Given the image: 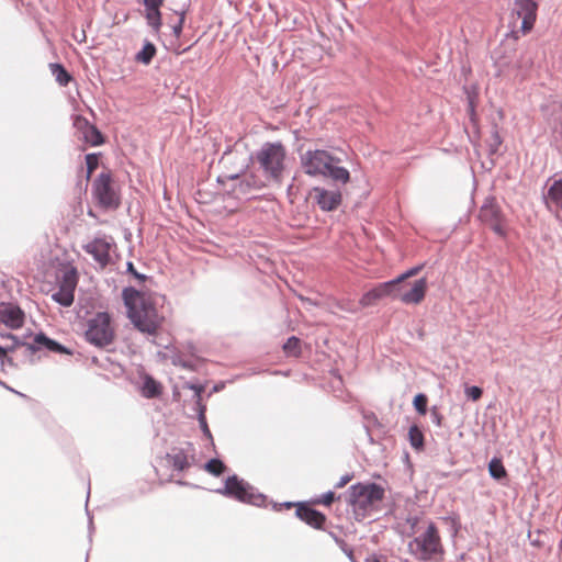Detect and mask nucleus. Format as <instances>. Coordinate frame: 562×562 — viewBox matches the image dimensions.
I'll return each mask as SVG.
<instances>
[{
  "label": "nucleus",
  "instance_id": "51",
  "mask_svg": "<svg viewBox=\"0 0 562 562\" xmlns=\"http://www.w3.org/2000/svg\"><path fill=\"white\" fill-rule=\"evenodd\" d=\"M470 108H471V111L473 112V104H472V102H470Z\"/></svg>",
  "mask_w": 562,
  "mask_h": 562
},
{
  "label": "nucleus",
  "instance_id": "25",
  "mask_svg": "<svg viewBox=\"0 0 562 562\" xmlns=\"http://www.w3.org/2000/svg\"><path fill=\"white\" fill-rule=\"evenodd\" d=\"M156 55V47L153 43L146 41L142 50H139L136 56H135V60L138 61V63H142L144 65H148L150 64V61L153 60V58L155 57Z\"/></svg>",
  "mask_w": 562,
  "mask_h": 562
},
{
  "label": "nucleus",
  "instance_id": "45",
  "mask_svg": "<svg viewBox=\"0 0 562 562\" xmlns=\"http://www.w3.org/2000/svg\"><path fill=\"white\" fill-rule=\"evenodd\" d=\"M292 506H293V504H292V503H290V502H285V503H282V504H273V508H274L276 510H281L283 507H284V508H290V507H292Z\"/></svg>",
  "mask_w": 562,
  "mask_h": 562
},
{
  "label": "nucleus",
  "instance_id": "22",
  "mask_svg": "<svg viewBox=\"0 0 562 562\" xmlns=\"http://www.w3.org/2000/svg\"><path fill=\"white\" fill-rule=\"evenodd\" d=\"M143 396L146 398H155L159 396L161 390L160 384L154 380L150 375H145L140 387Z\"/></svg>",
  "mask_w": 562,
  "mask_h": 562
},
{
  "label": "nucleus",
  "instance_id": "16",
  "mask_svg": "<svg viewBox=\"0 0 562 562\" xmlns=\"http://www.w3.org/2000/svg\"><path fill=\"white\" fill-rule=\"evenodd\" d=\"M0 323L16 329L24 323L23 311L12 303H0Z\"/></svg>",
  "mask_w": 562,
  "mask_h": 562
},
{
  "label": "nucleus",
  "instance_id": "38",
  "mask_svg": "<svg viewBox=\"0 0 562 562\" xmlns=\"http://www.w3.org/2000/svg\"><path fill=\"white\" fill-rule=\"evenodd\" d=\"M255 180L254 178H250V179H244L243 181H240L239 183V190L243 192V193H248L250 189H252L255 186Z\"/></svg>",
  "mask_w": 562,
  "mask_h": 562
},
{
  "label": "nucleus",
  "instance_id": "30",
  "mask_svg": "<svg viewBox=\"0 0 562 562\" xmlns=\"http://www.w3.org/2000/svg\"><path fill=\"white\" fill-rule=\"evenodd\" d=\"M205 470L211 474L218 476L225 470V464L220 459H211L205 463Z\"/></svg>",
  "mask_w": 562,
  "mask_h": 562
},
{
  "label": "nucleus",
  "instance_id": "44",
  "mask_svg": "<svg viewBox=\"0 0 562 562\" xmlns=\"http://www.w3.org/2000/svg\"><path fill=\"white\" fill-rule=\"evenodd\" d=\"M352 479L351 474H345L340 477V480L335 484L336 488L344 487L347 483H349Z\"/></svg>",
  "mask_w": 562,
  "mask_h": 562
},
{
  "label": "nucleus",
  "instance_id": "49",
  "mask_svg": "<svg viewBox=\"0 0 562 562\" xmlns=\"http://www.w3.org/2000/svg\"><path fill=\"white\" fill-rule=\"evenodd\" d=\"M301 300L304 301V302H307V303H312V301L310 299L301 297Z\"/></svg>",
  "mask_w": 562,
  "mask_h": 562
},
{
  "label": "nucleus",
  "instance_id": "15",
  "mask_svg": "<svg viewBox=\"0 0 562 562\" xmlns=\"http://www.w3.org/2000/svg\"><path fill=\"white\" fill-rule=\"evenodd\" d=\"M479 216L481 221L488 224L496 234H504L501 224L499 207L496 205L494 199H487L485 201V203L481 206Z\"/></svg>",
  "mask_w": 562,
  "mask_h": 562
},
{
  "label": "nucleus",
  "instance_id": "5",
  "mask_svg": "<svg viewBox=\"0 0 562 562\" xmlns=\"http://www.w3.org/2000/svg\"><path fill=\"white\" fill-rule=\"evenodd\" d=\"M86 340L98 347L106 348L115 338V329L108 312H98L87 321Z\"/></svg>",
  "mask_w": 562,
  "mask_h": 562
},
{
  "label": "nucleus",
  "instance_id": "19",
  "mask_svg": "<svg viewBox=\"0 0 562 562\" xmlns=\"http://www.w3.org/2000/svg\"><path fill=\"white\" fill-rule=\"evenodd\" d=\"M27 348L31 351H35L37 349L45 348L53 352L67 353V355L71 353L65 346L60 345L59 342H57L54 339L48 338L43 333L36 334L34 337V345H27Z\"/></svg>",
  "mask_w": 562,
  "mask_h": 562
},
{
  "label": "nucleus",
  "instance_id": "7",
  "mask_svg": "<svg viewBox=\"0 0 562 562\" xmlns=\"http://www.w3.org/2000/svg\"><path fill=\"white\" fill-rule=\"evenodd\" d=\"M331 162H340V158L324 149H308L300 156L303 171L311 177H324Z\"/></svg>",
  "mask_w": 562,
  "mask_h": 562
},
{
  "label": "nucleus",
  "instance_id": "52",
  "mask_svg": "<svg viewBox=\"0 0 562 562\" xmlns=\"http://www.w3.org/2000/svg\"><path fill=\"white\" fill-rule=\"evenodd\" d=\"M89 524H90V529H92V520L91 519L89 520Z\"/></svg>",
  "mask_w": 562,
  "mask_h": 562
},
{
  "label": "nucleus",
  "instance_id": "47",
  "mask_svg": "<svg viewBox=\"0 0 562 562\" xmlns=\"http://www.w3.org/2000/svg\"><path fill=\"white\" fill-rule=\"evenodd\" d=\"M496 144H501V139L497 133L494 135Z\"/></svg>",
  "mask_w": 562,
  "mask_h": 562
},
{
  "label": "nucleus",
  "instance_id": "18",
  "mask_svg": "<svg viewBox=\"0 0 562 562\" xmlns=\"http://www.w3.org/2000/svg\"><path fill=\"white\" fill-rule=\"evenodd\" d=\"M295 515L297 518L315 529L324 528V524L326 521L325 515L307 505L297 504Z\"/></svg>",
  "mask_w": 562,
  "mask_h": 562
},
{
  "label": "nucleus",
  "instance_id": "39",
  "mask_svg": "<svg viewBox=\"0 0 562 562\" xmlns=\"http://www.w3.org/2000/svg\"><path fill=\"white\" fill-rule=\"evenodd\" d=\"M335 499V494L331 491L326 492L322 498L318 501V503L324 504L326 506H329Z\"/></svg>",
  "mask_w": 562,
  "mask_h": 562
},
{
  "label": "nucleus",
  "instance_id": "29",
  "mask_svg": "<svg viewBox=\"0 0 562 562\" xmlns=\"http://www.w3.org/2000/svg\"><path fill=\"white\" fill-rule=\"evenodd\" d=\"M285 353L290 356H299L301 353V341L295 336L288 338L283 345Z\"/></svg>",
  "mask_w": 562,
  "mask_h": 562
},
{
  "label": "nucleus",
  "instance_id": "11",
  "mask_svg": "<svg viewBox=\"0 0 562 562\" xmlns=\"http://www.w3.org/2000/svg\"><path fill=\"white\" fill-rule=\"evenodd\" d=\"M400 290H396L397 300L404 304H419L426 294L427 280L420 278L412 283H400Z\"/></svg>",
  "mask_w": 562,
  "mask_h": 562
},
{
  "label": "nucleus",
  "instance_id": "13",
  "mask_svg": "<svg viewBox=\"0 0 562 562\" xmlns=\"http://www.w3.org/2000/svg\"><path fill=\"white\" fill-rule=\"evenodd\" d=\"M310 194L318 207L324 212L336 210L342 201V195L339 190H327L325 188L314 187Z\"/></svg>",
  "mask_w": 562,
  "mask_h": 562
},
{
  "label": "nucleus",
  "instance_id": "24",
  "mask_svg": "<svg viewBox=\"0 0 562 562\" xmlns=\"http://www.w3.org/2000/svg\"><path fill=\"white\" fill-rule=\"evenodd\" d=\"M492 479L502 481L507 477V471L499 458H493L487 465Z\"/></svg>",
  "mask_w": 562,
  "mask_h": 562
},
{
  "label": "nucleus",
  "instance_id": "37",
  "mask_svg": "<svg viewBox=\"0 0 562 562\" xmlns=\"http://www.w3.org/2000/svg\"><path fill=\"white\" fill-rule=\"evenodd\" d=\"M126 271L131 273L135 279H137L139 282H144L146 280V276L143 273H139L135 270L133 262L128 261L126 263Z\"/></svg>",
  "mask_w": 562,
  "mask_h": 562
},
{
  "label": "nucleus",
  "instance_id": "23",
  "mask_svg": "<svg viewBox=\"0 0 562 562\" xmlns=\"http://www.w3.org/2000/svg\"><path fill=\"white\" fill-rule=\"evenodd\" d=\"M167 459L175 470L183 471L189 467L188 456L183 450H172L171 453L167 454Z\"/></svg>",
  "mask_w": 562,
  "mask_h": 562
},
{
  "label": "nucleus",
  "instance_id": "33",
  "mask_svg": "<svg viewBox=\"0 0 562 562\" xmlns=\"http://www.w3.org/2000/svg\"><path fill=\"white\" fill-rule=\"evenodd\" d=\"M420 270H422V266L413 267V268L408 269L407 271H405L404 273H402L401 276H398L397 278L393 279V281L395 282V284L398 285L400 283H404V281L406 279L416 276Z\"/></svg>",
  "mask_w": 562,
  "mask_h": 562
},
{
  "label": "nucleus",
  "instance_id": "2",
  "mask_svg": "<svg viewBox=\"0 0 562 562\" xmlns=\"http://www.w3.org/2000/svg\"><path fill=\"white\" fill-rule=\"evenodd\" d=\"M407 551L418 561H437L443 554L437 526L431 521L428 522L426 529L407 543Z\"/></svg>",
  "mask_w": 562,
  "mask_h": 562
},
{
  "label": "nucleus",
  "instance_id": "20",
  "mask_svg": "<svg viewBox=\"0 0 562 562\" xmlns=\"http://www.w3.org/2000/svg\"><path fill=\"white\" fill-rule=\"evenodd\" d=\"M544 202L549 210L555 209L562 212V177L553 179L544 194Z\"/></svg>",
  "mask_w": 562,
  "mask_h": 562
},
{
  "label": "nucleus",
  "instance_id": "17",
  "mask_svg": "<svg viewBox=\"0 0 562 562\" xmlns=\"http://www.w3.org/2000/svg\"><path fill=\"white\" fill-rule=\"evenodd\" d=\"M74 125L81 132L83 140L91 146H99L103 143L100 131L94 125H91L85 117L77 116Z\"/></svg>",
  "mask_w": 562,
  "mask_h": 562
},
{
  "label": "nucleus",
  "instance_id": "50",
  "mask_svg": "<svg viewBox=\"0 0 562 562\" xmlns=\"http://www.w3.org/2000/svg\"><path fill=\"white\" fill-rule=\"evenodd\" d=\"M368 562H380V561L378 559L373 558V559L368 560Z\"/></svg>",
  "mask_w": 562,
  "mask_h": 562
},
{
  "label": "nucleus",
  "instance_id": "31",
  "mask_svg": "<svg viewBox=\"0 0 562 562\" xmlns=\"http://www.w3.org/2000/svg\"><path fill=\"white\" fill-rule=\"evenodd\" d=\"M427 396L423 393H419L414 397L413 405L422 415H425L427 412Z\"/></svg>",
  "mask_w": 562,
  "mask_h": 562
},
{
  "label": "nucleus",
  "instance_id": "35",
  "mask_svg": "<svg viewBox=\"0 0 562 562\" xmlns=\"http://www.w3.org/2000/svg\"><path fill=\"white\" fill-rule=\"evenodd\" d=\"M442 415L440 414V412L438 411L437 406H432L430 408V420L432 424H435L437 427H441L442 426Z\"/></svg>",
  "mask_w": 562,
  "mask_h": 562
},
{
  "label": "nucleus",
  "instance_id": "3",
  "mask_svg": "<svg viewBox=\"0 0 562 562\" xmlns=\"http://www.w3.org/2000/svg\"><path fill=\"white\" fill-rule=\"evenodd\" d=\"M256 159L268 180L281 183L285 169L286 150L280 142L265 143L256 153Z\"/></svg>",
  "mask_w": 562,
  "mask_h": 562
},
{
  "label": "nucleus",
  "instance_id": "40",
  "mask_svg": "<svg viewBox=\"0 0 562 562\" xmlns=\"http://www.w3.org/2000/svg\"><path fill=\"white\" fill-rule=\"evenodd\" d=\"M162 2L164 0H144V5L146 10H155L159 9Z\"/></svg>",
  "mask_w": 562,
  "mask_h": 562
},
{
  "label": "nucleus",
  "instance_id": "26",
  "mask_svg": "<svg viewBox=\"0 0 562 562\" xmlns=\"http://www.w3.org/2000/svg\"><path fill=\"white\" fill-rule=\"evenodd\" d=\"M53 76L60 86H67L71 80V76L60 64L53 63L49 65Z\"/></svg>",
  "mask_w": 562,
  "mask_h": 562
},
{
  "label": "nucleus",
  "instance_id": "9",
  "mask_svg": "<svg viewBox=\"0 0 562 562\" xmlns=\"http://www.w3.org/2000/svg\"><path fill=\"white\" fill-rule=\"evenodd\" d=\"M115 248L114 239L105 234H99L91 241L83 245V250L92 256L100 268H104L110 263L111 252Z\"/></svg>",
  "mask_w": 562,
  "mask_h": 562
},
{
  "label": "nucleus",
  "instance_id": "1",
  "mask_svg": "<svg viewBox=\"0 0 562 562\" xmlns=\"http://www.w3.org/2000/svg\"><path fill=\"white\" fill-rule=\"evenodd\" d=\"M122 295L127 317L134 327L140 333L155 336L165 319L159 310L164 297L158 294L140 292L132 286L125 288Z\"/></svg>",
  "mask_w": 562,
  "mask_h": 562
},
{
  "label": "nucleus",
  "instance_id": "14",
  "mask_svg": "<svg viewBox=\"0 0 562 562\" xmlns=\"http://www.w3.org/2000/svg\"><path fill=\"white\" fill-rule=\"evenodd\" d=\"M396 290H400L393 280L383 282L364 293L359 303L362 307H368L374 304L378 300L383 297H397Z\"/></svg>",
  "mask_w": 562,
  "mask_h": 562
},
{
  "label": "nucleus",
  "instance_id": "48",
  "mask_svg": "<svg viewBox=\"0 0 562 562\" xmlns=\"http://www.w3.org/2000/svg\"><path fill=\"white\" fill-rule=\"evenodd\" d=\"M229 179L234 180V179H237L238 178V175H232V176H228Z\"/></svg>",
  "mask_w": 562,
  "mask_h": 562
},
{
  "label": "nucleus",
  "instance_id": "43",
  "mask_svg": "<svg viewBox=\"0 0 562 562\" xmlns=\"http://www.w3.org/2000/svg\"><path fill=\"white\" fill-rule=\"evenodd\" d=\"M2 337H4V335H2ZM5 338L12 341V345L8 347L10 351H12L16 346L21 345L20 339L12 334H7Z\"/></svg>",
  "mask_w": 562,
  "mask_h": 562
},
{
  "label": "nucleus",
  "instance_id": "32",
  "mask_svg": "<svg viewBox=\"0 0 562 562\" xmlns=\"http://www.w3.org/2000/svg\"><path fill=\"white\" fill-rule=\"evenodd\" d=\"M86 165H87V171H88V178L91 176V173L98 168L99 166V157L97 154H88L86 156Z\"/></svg>",
  "mask_w": 562,
  "mask_h": 562
},
{
  "label": "nucleus",
  "instance_id": "34",
  "mask_svg": "<svg viewBox=\"0 0 562 562\" xmlns=\"http://www.w3.org/2000/svg\"><path fill=\"white\" fill-rule=\"evenodd\" d=\"M464 393L468 398H470L472 401H477L481 398L483 391L481 387L473 385V386H467L464 390Z\"/></svg>",
  "mask_w": 562,
  "mask_h": 562
},
{
  "label": "nucleus",
  "instance_id": "21",
  "mask_svg": "<svg viewBox=\"0 0 562 562\" xmlns=\"http://www.w3.org/2000/svg\"><path fill=\"white\" fill-rule=\"evenodd\" d=\"M338 164L331 162L324 177L331 179L336 183L346 184L350 180V173L346 168L338 166Z\"/></svg>",
  "mask_w": 562,
  "mask_h": 562
},
{
  "label": "nucleus",
  "instance_id": "36",
  "mask_svg": "<svg viewBox=\"0 0 562 562\" xmlns=\"http://www.w3.org/2000/svg\"><path fill=\"white\" fill-rule=\"evenodd\" d=\"M184 19H186L184 12H181L178 22L172 25V33L176 37H180V35L182 33Z\"/></svg>",
  "mask_w": 562,
  "mask_h": 562
},
{
  "label": "nucleus",
  "instance_id": "12",
  "mask_svg": "<svg viewBox=\"0 0 562 562\" xmlns=\"http://www.w3.org/2000/svg\"><path fill=\"white\" fill-rule=\"evenodd\" d=\"M538 4L535 0H515L513 15L521 19L520 30L522 34L529 32L536 22Z\"/></svg>",
  "mask_w": 562,
  "mask_h": 562
},
{
  "label": "nucleus",
  "instance_id": "27",
  "mask_svg": "<svg viewBox=\"0 0 562 562\" xmlns=\"http://www.w3.org/2000/svg\"><path fill=\"white\" fill-rule=\"evenodd\" d=\"M408 437L413 448L420 449L424 447V435L416 425L409 427Z\"/></svg>",
  "mask_w": 562,
  "mask_h": 562
},
{
  "label": "nucleus",
  "instance_id": "8",
  "mask_svg": "<svg viewBox=\"0 0 562 562\" xmlns=\"http://www.w3.org/2000/svg\"><path fill=\"white\" fill-rule=\"evenodd\" d=\"M92 194L98 204L106 210H115L120 205V195L115 190L110 172H101L92 183Z\"/></svg>",
  "mask_w": 562,
  "mask_h": 562
},
{
  "label": "nucleus",
  "instance_id": "6",
  "mask_svg": "<svg viewBox=\"0 0 562 562\" xmlns=\"http://www.w3.org/2000/svg\"><path fill=\"white\" fill-rule=\"evenodd\" d=\"M218 494L234 498L236 501L250 505L261 506L266 502V496L256 491L248 482L239 479L237 475L228 476L223 487L215 491Z\"/></svg>",
  "mask_w": 562,
  "mask_h": 562
},
{
  "label": "nucleus",
  "instance_id": "4",
  "mask_svg": "<svg viewBox=\"0 0 562 562\" xmlns=\"http://www.w3.org/2000/svg\"><path fill=\"white\" fill-rule=\"evenodd\" d=\"M349 503L357 516H367L384 498V488L376 483H357L348 488Z\"/></svg>",
  "mask_w": 562,
  "mask_h": 562
},
{
  "label": "nucleus",
  "instance_id": "41",
  "mask_svg": "<svg viewBox=\"0 0 562 562\" xmlns=\"http://www.w3.org/2000/svg\"><path fill=\"white\" fill-rule=\"evenodd\" d=\"M199 422L201 424V427H202V430H203V434L207 437V438H212V435H211V431L207 427V424H206V420H205V417H204V414L203 412L200 413V416H199Z\"/></svg>",
  "mask_w": 562,
  "mask_h": 562
},
{
  "label": "nucleus",
  "instance_id": "46",
  "mask_svg": "<svg viewBox=\"0 0 562 562\" xmlns=\"http://www.w3.org/2000/svg\"><path fill=\"white\" fill-rule=\"evenodd\" d=\"M8 351H10L8 347L0 346V358L5 357Z\"/></svg>",
  "mask_w": 562,
  "mask_h": 562
},
{
  "label": "nucleus",
  "instance_id": "28",
  "mask_svg": "<svg viewBox=\"0 0 562 562\" xmlns=\"http://www.w3.org/2000/svg\"><path fill=\"white\" fill-rule=\"evenodd\" d=\"M146 20L148 25L155 31L159 32L161 26V13L159 9L146 10Z\"/></svg>",
  "mask_w": 562,
  "mask_h": 562
},
{
  "label": "nucleus",
  "instance_id": "42",
  "mask_svg": "<svg viewBox=\"0 0 562 562\" xmlns=\"http://www.w3.org/2000/svg\"><path fill=\"white\" fill-rule=\"evenodd\" d=\"M406 522L409 525L412 533L417 532V525L419 522V518L417 516H411L406 519Z\"/></svg>",
  "mask_w": 562,
  "mask_h": 562
},
{
  "label": "nucleus",
  "instance_id": "10",
  "mask_svg": "<svg viewBox=\"0 0 562 562\" xmlns=\"http://www.w3.org/2000/svg\"><path fill=\"white\" fill-rule=\"evenodd\" d=\"M78 284V272L74 267L63 271L58 280V290L52 294V300L61 306L68 307L74 303L75 290Z\"/></svg>",
  "mask_w": 562,
  "mask_h": 562
}]
</instances>
